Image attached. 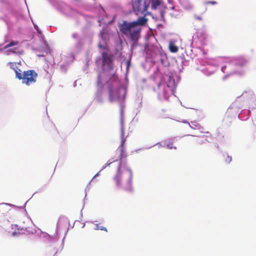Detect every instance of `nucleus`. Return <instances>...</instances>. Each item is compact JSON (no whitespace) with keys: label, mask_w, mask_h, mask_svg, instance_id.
<instances>
[{"label":"nucleus","mask_w":256,"mask_h":256,"mask_svg":"<svg viewBox=\"0 0 256 256\" xmlns=\"http://www.w3.org/2000/svg\"><path fill=\"white\" fill-rule=\"evenodd\" d=\"M224 157L225 162L227 164H229L232 160V156H228V154H224Z\"/></svg>","instance_id":"2eb2a0df"},{"label":"nucleus","mask_w":256,"mask_h":256,"mask_svg":"<svg viewBox=\"0 0 256 256\" xmlns=\"http://www.w3.org/2000/svg\"><path fill=\"white\" fill-rule=\"evenodd\" d=\"M100 229L101 230H104V231L107 232V230H106V228L101 227V228H100Z\"/></svg>","instance_id":"4be33fe9"},{"label":"nucleus","mask_w":256,"mask_h":256,"mask_svg":"<svg viewBox=\"0 0 256 256\" xmlns=\"http://www.w3.org/2000/svg\"><path fill=\"white\" fill-rule=\"evenodd\" d=\"M8 65L10 66V68L16 72L18 68V65H20V62H9Z\"/></svg>","instance_id":"f8f14e48"},{"label":"nucleus","mask_w":256,"mask_h":256,"mask_svg":"<svg viewBox=\"0 0 256 256\" xmlns=\"http://www.w3.org/2000/svg\"><path fill=\"white\" fill-rule=\"evenodd\" d=\"M161 62H162V63L163 64H164V60H161Z\"/></svg>","instance_id":"b1692460"},{"label":"nucleus","mask_w":256,"mask_h":256,"mask_svg":"<svg viewBox=\"0 0 256 256\" xmlns=\"http://www.w3.org/2000/svg\"><path fill=\"white\" fill-rule=\"evenodd\" d=\"M167 147L170 148V149H174V150H176V146H174V142H170L168 143L167 145H166Z\"/></svg>","instance_id":"dca6fc26"},{"label":"nucleus","mask_w":256,"mask_h":256,"mask_svg":"<svg viewBox=\"0 0 256 256\" xmlns=\"http://www.w3.org/2000/svg\"><path fill=\"white\" fill-rule=\"evenodd\" d=\"M15 74H16V78L18 79L19 80H21V78H22V70L20 68H18V70H16V72H14Z\"/></svg>","instance_id":"4468645a"},{"label":"nucleus","mask_w":256,"mask_h":256,"mask_svg":"<svg viewBox=\"0 0 256 256\" xmlns=\"http://www.w3.org/2000/svg\"><path fill=\"white\" fill-rule=\"evenodd\" d=\"M108 93L109 100L110 102L114 101L119 97V94H118V91L111 88L108 90Z\"/></svg>","instance_id":"0eeeda50"},{"label":"nucleus","mask_w":256,"mask_h":256,"mask_svg":"<svg viewBox=\"0 0 256 256\" xmlns=\"http://www.w3.org/2000/svg\"><path fill=\"white\" fill-rule=\"evenodd\" d=\"M191 136V137H192V138H194V136Z\"/></svg>","instance_id":"a878e982"},{"label":"nucleus","mask_w":256,"mask_h":256,"mask_svg":"<svg viewBox=\"0 0 256 256\" xmlns=\"http://www.w3.org/2000/svg\"><path fill=\"white\" fill-rule=\"evenodd\" d=\"M102 55L103 65L104 66L107 64L110 69H112V60L110 58L108 55L106 53L104 52H102Z\"/></svg>","instance_id":"423d86ee"},{"label":"nucleus","mask_w":256,"mask_h":256,"mask_svg":"<svg viewBox=\"0 0 256 256\" xmlns=\"http://www.w3.org/2000/svg\"><path fill=\"white\" fill-rule=\"evenodd\" d=\"M169 50L172 52H176L178 50V48L174 43L170 42L169 44Z\"/></svg>","instance_id":"ddd939ff"},{"label":"nucleus","mask_w":256,"mask_h":256,"mask_svg":"<svg viewBox=\"0 0 256 256\" xmlns=\"http://www.w3.org/2000/svg\"><path fill=\"white\" fill-rule=\"evenodd\" d=\"M116 168V174L114 178L116 186L125 194H130L133 192L132 185V173L130 170H120V162L118 160L114 161Z\"/></svg>","instance_id":"f257e3e1"},{"label":"nucleus","mask_w":256,"mask_h":256,"mask_svg":"<svg viewBox=\"0 0 256 256\" xmlns=\"http://www.w3.org/2000/svg\"><path fill=\"white\" fill-rule=\"evenodd\" d=\"M144 16L137 19L136 21L129 22L124 20L119 25L120 32L126 36H128L134 41H137L140 38L142 28L140 26H144L148 22L146 18V13Z\"/></svg>","instance_id":"f03ea898"},{"label":"nucleus","mask_w":256,"mask_h":256,"mask_svg":"<svg viewBox=\"0 0 256 256\" xmlns=\"http://www.w3.org/2000/svg\"><path fill=\"white\" fill-rule=\"evenodd\" d=\"M151 3V7L153 10H156L161 4L160 0H150Z\"/></svg>","instance_id":"9b49d317"},{"label":"nucleus","mask_w":256,"mask_h":256,"mask_svg":"<svg viewBox=\"0 0 256 256\" xmlns=\"http://www.w3.org/2000/svg\"><path fill=\"white\" fill-rule=\"evenodd\" d=\"M149 4L143 0H134L132 3V8L136 14H143L147 13Z\"/></svg>","instance_id":"20e7f679"},{"label":"nucleus","mask_w":256,"mask_h":256,"mask_svg":"<svg viewBox=\"0 0 256 256\" xmlns=\"http://www.w3.org/2000/svg\"><path fill=\"white\" fill-rule=\"evenodd\" d=\"M224 136L220 132H217L215 136L216 138L218 139V140H220V138H224Z\"/></svg>","instance_id":"f3484780"},{"label":"nucleus","mask_w":256,"mask_h":256,"mask_svg":"<svg viewBox=\"0 0 256 256\" xmlns=\"http://www.w3.org/2000/svg\"><path fill=\"white\" fill-rule=\"evenodd\" d=\"M112 162H111V163H109V164L108 165H110V164H112Z\"/></svg>","instance_id":"bb28decb"},{"label":"nucleus","mask_w":256,"mask_h":256,"mask_svg":"<svg viewBox=\"0 0 256 256\" xmlns=\"http://www.w3.org/2000/svg\"><path fill=\"white\" fill-rule=\"evenodd\" d=\"M121 137V144L120 146L122 148V147L124 146V144L126 140V138H124V136H120Z\"/></svg>","instance_id":"a211bd4d"},{"label":"nucleus","mask_w":256,"mask_h":256,"mask_svg":"<svg viewBox=\"0 0 256 256\" xmlns=\"http://www.w3.org/2000/svg\"><path fill=\"white\" fill-rule=\"evenodd\" d=\"M188 124L191 128H192L193 130L200 129V130H201L200 132H202L204 133V132H202V130L203 128L200 127V124L198 122H197L196 121L192 122L191 124H190V123H188Z\"/></svg>","instance_id":"9d476101"},{"label":"nucleus","mask_w":256,"mask_h":256,"mask_svg":"<svg viewBox=\"0 0 256 256\" xmlns=\"http://www.w3.org/2000/svg\"><path fill=\"white\" fill-rule=\"evenodd\" d=\"M120 132H121L120 136H124V128L123 126H121Z\"/></svg>","instance_id":"6ab92c4d"},{"label":"nucleus","mask_w":256,"mask_h":256,"mask_svg":"<svg viewBox=\"0 0 256 256\" xmlns=\"http://www.w3.org/2000/svg\"><path fill=\"white\" fill-rule=\"evenodd\" d=\"M18 43V41H12L4 46V49L6 50L8 52H12L14 54H22V51L20 52L16 48H10V47L17 45Z\"/></svg>","instance_id":"39448f33"},{"label":"nucleus","mask_w":256,"mask_h":256,"mask_svg":"<svg viewBox=\"0 0 256 256\" xmlns=\"http://www.w3.org/2000/svg\"><path fill=\"white\" fill-rule=\"evenodd\" d=\"M236 64L240 67H246L248 64V60L244 58H240L236 63Z\"/></svg>","instance_id":"1a4fd4ad"},{"label":"nucleus","mask_w":256,"mask_h":256,"mask_svg":"<svg viewBox=\"0 0 256 256\" xmlns=\"http://www.w3.org/2000/svg\"><path fill=\"white\" fill-rule=\"evenodd\" d=\"M72 36L74 38H78V34H76V33H74L72 34Z\"/></svg>","instance_id":"aec40b11"},{"label":"nucleus","mask_w":256,"mask_h":256,"mask_svg":"<svg viewBox=\"0 0 256 256\" xmlns=\"http://www.w3.org/2000/svg\"><path fill=\"white\" fill-rule=\"evenodd\" d=\"M206 4H216V2H214V1H208V2H206Z\"/></svg>","instance_id":"412c9836"},{"label":"nucleus","mask_w":256,"mask_h":256,"mask_svg":"<svg viewBox=\"0 0 256 256\" xmlns=\"http://www.w3.org/2000/svg\"><path fill=\"white\" fill-rule=\"evenodd\" d=\"M98 46H99L100 48H102V46H101V44H100L98 45Z\"/></svg>","instance_id":"393cba45"},{"label":"nucleus","mask_w":256,"mask_h":256,"mask_svg":"<svg viewBox=\"0 0 256 256\" xmlns=\"http://www.w3.org/2000/svg\"><path fill=\"white\" fill-rule=\"evenodd\" d=\"M206 134H208L203 135L202 136V140H200L199 142V143L200 144H202L206 142H210V141L212 140V136L209 134V132H206Z\"/></svg>","instance_id":"6e6552de"},{"label":"nucleus","mask_w":256,"mask_h":256,"mask_svg":"<svg viewBox=\"0 0 256 256\" xmlns=\"http://www.w3.org/2000/svg\"><path fill=\"white\" fill-rule=\"evenodd\" d=\"M38 74L34 70H28L23 72L22 80V84L29 86L36 82Z\"/></svg>","instance_id":"7ed1b4c3"},{"label":"nucleus","mask_w":256,"mask_h":256,"mask_svg":"<svg viewBox=\"0 0 256 256\" xmlns=\"http://www.w3.org/2000/svg\"><path fill=\"white\" fill-rule=\"evenodd\" d=\"M196 18L197 20H202V18L200 16H197Z\"/></svg>","instance_id":"5701e85b"}]
</instances>
